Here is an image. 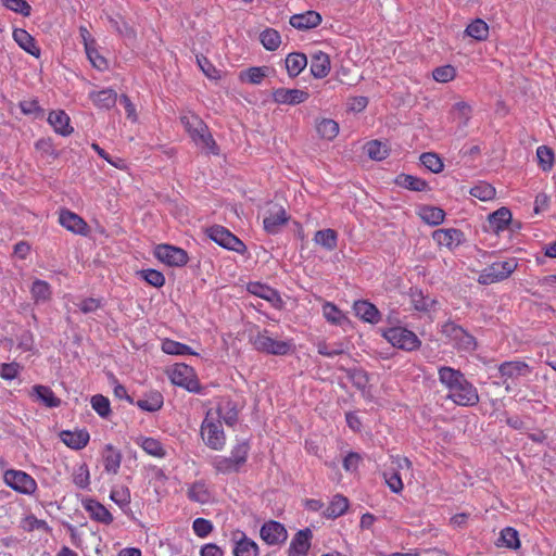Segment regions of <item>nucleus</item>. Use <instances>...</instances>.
Listing matches in <instances>:
<instances>
[{"mask_svg":"<svg viewBox=\"0 0 556 556\" xmlns=\"http://www.w3.org/2000/svg\"><path fill=\"white\" fill-rule=\"evenodd\" d=\"M260 535L268 545H277L287 540L288 532L282 523L270 520L262 526Z\"/></svg>","mask_w":556,"mask_h":556,"instance_id":"obj_13","label":"nucleus"},{"mask_svg":"<svg viewBox=\"0 0 556 556\" xmlns=\"http://www.w3.org/2000/svg\"><path fill=\"white\" fill-rule=\"evenodd\" d=\"M59 222L64 228L74 233L85 235L87 232L88 227L85 220L71 211H62L59 216Z\"/></svg>","mask_w":556,"mask_h":556,"instance_id":"obj_22","label":"nucleus"},{"mask_svg":"<svg viewBox=\"0 0 556 556\" xmlns=\"http://www.w3.org/2000/svg\"><path fill=\"white\" fill-rule=\"evenodd\" d=\"M30 294L36 304L47 303L52 295L51 286L45 280L35 279L30 287Z\"/></svg>","mask_w":556,"mask_h":556,"instance_id":"obj_32","label":"nucleus"},{"mask_svg":"<svg viewBox=\"0 0 556 556\" xmlns=\"http://www.w3.org/2000/svg\"><path fill=\"white\" fill-rule=\"evenodd\" d=\"M89 98L92 103L99 109L109 110L116 103V93L112 89H102L99 91H91Z\"/></svg>","mask_w":556,"mask_h":556,"instance_id":"obj_30","label":"nucleus"},{"mask_svg":"<svg viewBox=\"0 0 556 556\" xmlns=\"http://www.w3.org/2000/svg\"><path fill=\"white\" fill-rule=\"evenodd\" d=\"M263 47L268 51H275L281 43L280 34L274 28H266L260 35Z\"/></svg>","mask_w":556,"mask_h":556,"instance_id":"obj_45","label":"nucleus"},{"mask_svg":"<svg viewBox=\"0 0 556 556\" xmlns=\"http://www.w3.org/2000/svg\"><path fill=\"white\" fill-rule=\"evenodd\" d=\"M217 414L228 426H233L238 420V410L229 400L223 401L218 405Z\"/></svg>","mask_w":556,"mask_h":556,"instance_id":"obj_44","label":"nucleus"},{"mask_svg":"<svg viewBox=\"0 0 556 556\" xmlns=\"http://www.w3.org/2000/svg\"><path fill=\"white\" fill-rule=\"evenodd\" d=\"M2 4L18 14H22L23 16H29L31 8L25 0H1Z\"/></svg>","mask_w":556,"mask_h":556,"instance_id":"obj_60","label":"nucleus"},{"mask_svg":"<svg viewBox=\"0 0 556 556\" xmlns=\"http://www.w3.org/2000/svg\"><path fill=\"white\" fill-rule=\"evenodd\" d=\"M330 72L329 55L323 51H318L312 55L311 73L315 78H324Z\"/></svg>","mask_w":556,"mask_h":556,"instance_id":"obj_26","label":"nucleus"},{"mask_svg":"<svg viewBox=\"0 0 556 556\" xmlns=\"http://www.w3.org/2000/svg\"><path fill=\"white\" fill-rule=\"evenodd\" d=\"M197 63L206 77L211 79L219 78V72L204 55H197Z\"/></svg>","mask_w":556,"mask_h":556,"instance_id":"obj_64","label":"nucleus"},{"mask_svg":"<svg viewBox=\"0 0 556 556\" xmlns=\"http://www.w3.org/2000/svg\"><path fill=\"white\" fill-rule=\"evenodd\" d=\"M85 49H86L87 56L93 67H96L99 71H104L108 68V62H106L105 58H103L99 53V51L94 47H92L91 43L86 42Z\"/></svg>","mask_w":556,"mask_h":556,"instance_id":"obj_56","label":"nucleus"},{"mask_svg":"<svg viewBox=\"0 0 556 556\" xmlns=\"http://www.w3.org/2000/svg\"><path fill=\"white\" fill-rule=\"evenodd\" d=\"M14 41L27 53L39 58L40 49L36 45L34 37L25 29L16 28L13 30Z\"/></svg>","mask_w":556,"mask_h":556,"instance_id":"obj_25","label":"nucleus"},{"mask_svg":"<svg viewBox=\"0 0 556 556\" xmlns=\"http://www.w3.org/2000/svg\"><path fill=\"white\" fill-rule=\"evenodd\" d=\"M517 268V261L509 258L507 261L494 262L486 267L479 277V282L491 285L508 278Z\"/></svg>","mask_w":556,"mask_h":556,"instance_id":"obj_6","label":"nucleus"},{"mask_svg":"<svg viewBox=\"0 0 556 556\" xmlns=\"http://www.w3.org/2000/svg\"><path fill=\"white\" fill-rule=\"evenodd\" d=\"M162 351L170 355L195 354L194 352L191 351L190 346L170 339L163 340Z\"/></svg>","mask_w":556,"mask_h":556,"instance_id":"obj_48","label":"nucleus"},{"mask_svg":"<svg viewBox=\"0 0 556 556\" xmlns=\"http://www.w3.org/2000/svg\"><path fill=\"white\" fill-rule=\"evenodd\" d=\"M395 184L399 187L412 190V191H425L428 189V184L426 180L418 178L416 176L400 174L395 178Z\"/></svg>","mask_w":556,"mask_h":556,"instance_id":"obj_35","label":"nucleus"},{"mask_svg":"<svg viewBox=\"0 0 556 556\" xmlns=\"http://www.w3.org/2000/svg\"><path fill=\"white\" fill-rule=\"evenodd\" d=\"M410 301L415 309L428 312L437 303L435 300L425 296L420 290L410 291Z\"/></svg>","mask_w":556,"mask_h":556,"instance_id":"obj_47","label":"nucleus"},{"mask_svg":"<svg viewBox=\"0 0 556 556\" xmlns=\"http://www.w3.org/2000/svg\"><path fill=\"white\" fill-rule=\"evenodd\" d=\"M447 399L459 406H475L479 403V394L476 387L466 378L453 391L448 392Z\"/></svg>","mask_w":556,"mask_h":556,"instance_id":"obj_9","label":"nucleus"},{"mask_svg":"<svg viewBox=\"0 0 556 556\" xmlns=\"http://www.w3.org/2000/svg\"><path fill=\"white\" fill-rule=\"evenodd\" d=\"M471 106L465 101L455 103L451 109V115L453 116V119L457 121L462 127L468 125V122L471 118Z\"/></svg>","mask_w":556,"mask_h":556,"instance_id":"obj_39","label":"nucleus"},{"mask_svg":"<svg viewBox=\"0 0 556 556\" xmlns=\"http://www.w3.org/2000/svg\"><path fill=\"white\" fill-rule=\"evenodd\" d=\"M155 257L168 266H184L188 263V254L181 249L169 244H160L154 250Z\"/></svg>","mask_w":556,"mask_h":556,"instance_id":"obj_11","label":"nucleus"},{"mask_svg":"<svg viewBox=\"0 0 556 556\" xmlns=\"http://www.w3.org/2000/svg\"><path fill=\"white\" fill-rule=\"evenodd\" d=\"M511 223V213L507 207H501L489 215L486 229L498 235Z\"/></svg>","mask_w":556,"mask_h":556,"instance_id":"obj_19","label":"nucleus"},{"mask_svg":"<svg viewBox=\"0 0 556 556\" xmlns=\"http://www.w3.org/2000/svg\"><path fill=\"white\" fill-rule=\"evenodd\" d=\"M207 413L201 426V435L205 444L213 450H220L225 445V434L222 429L220 422H214L208 419Z\"/></svg>","mask_w":556,"mask_h":556,"instance_id":"obj_10","label":"nucleus"},{"mask_svg":"<svg viewBox=\"0 0 556 556\" xmlns=\"http://www.w3.org/2000/svg\"><path fill=\"white\" fill-rule=\"evenodd\" d=\"M312 538L313 533L308 528L298 531L291 540L288 556H307Z\"/></svg>","mask_w":556,"mask_h":556,"instance_id":"obj_14","label":"nucleus"},{"mask_svg":"<svg viewBox=\"0 0 556 556\" xmlns=\"http://www.w3.org/2000/svg\"><path fill=\"white\" fill-rule=\"evenodd\" d=\"M170 381L178 387H182L189 392L200 393L202 387L191 366L186 364H176L169 372Z\"/></svg>","mask_w":556,"mask_h":556,"instance_id":"obj_5","label":"nucleus"},{"mask_svg":"<svg viewBox=\"0 0 556 556\" xmlns=\"http://www.w3.org/2000/svg\"><path fill=\"white\" fill-rule=\"evenodd\" d=\"M353 309L355 315L366 323L377 324L380 320L381 316L378 308L368 301H355Z\"/></svg>","mask_w":556,"mask_h":556,"instance_id":"obj_24","label":"nucleus"},{"mask_svg":"<svg viewBox=\"0 0 556 556\" xmlns=\"http://www.w3.org/2000/svg\"><path fill=\"white\" fill-rule=\"evenodd\" d=\"M321 23V16L316 11H306L290 17V25L296 29L305 30L317 27Z\"/></svg>","mask_w":556,"mask_h":556,"instance_id":"obj_20","label":"nucleus"},{"mask_svg":"<svg viewBox=\"0 0 556 556\" xmlns=\"http://www.w3.org/2000/svg\"><path fill=\"white\" fill-rule=\"evenodd\" d=\"M18 106L25 115H31L35 118L43 117V109L39 105L38 100L35 98L21 101Z\"/></svg>","mask_w":556,"mask_h":556,"instance_id":"obj_53","label":"nucleus"},{"mask_svg":"<svg viewBox=\"0 0 556 556\" xmlns=\"http://www.w3.org/2000/svg\"><path fill=\"white\" fill-rule=\"evenodd\" d=\"M383 337L393 346L405 351L417 350L421 344L420 340L413 331L403 327L389 328L383 332Z\"/></svg>","mask_w":556,"mask_h":556,"instance_id":"obj_7","label":"nucleus"},{"mask_svg":"<svg viewBox=\"0 0 556 556\" xmlns=\"http://www.w3.org/2000/svg\"><path fill=\"white\" fill-rule=\"evenodd\" d=\"M421 164L430 172L438 174L443 170V162L438 154L433 152H426L420 155Z\"/></svg>","mask_w":556,"mask_h":556,"instance_id":"obj_52","label":"nucleus"},{"mask_svg":"<svg viewBox=\"0 0 556 556\" xmlns=\"http://www.w3.org/2000/svg\"><path fill=\"white\" fill-rule=\"evenodd\" d=\"M207 236L220 247L238 252L244 253L247 251V247L244 243L232 232L226 229L223 226H212L207 230Z\"/></svg>","mask_w":556,"mask_h":556,"instance_id":"obj_8","label":"nucleus"},{"mask_svg":"<svg viewBox=\"0 0 556 556\" xmlns=\"http://www.w3.org/2000/svg\"><path fill=\"white\" fill-rule=\"evenodd\" d=\"M432 239L441 247L454 250L465 241V235L456 228H442L432 232Z\"/></svg>","mask_w":556,"mask_h":556,"instance_id":"obj_12","label":"nucleus"},{"mask_svg":"<svg viewBox=\"0 0 556 556\" xmlns=\"http://www.w3.org/2000/svg\"><path fill=\"white\" fill-rule=\"evenodd\" d=\"M472 197L481 200L489 201L495 197V188L486 182H480L479 185L472 187L469 192Z\"/></svg>","mask_w":556,"mask_h":556,"instance_id":"obj_55","label":"nucleus"},{"mask_svg":"<svg viewBox=\"0 0 556 556\" xmlns=\"http://www.w3.org/2000/svg\"><path fill=\"white\" fill-rule=\"evenodd\" d=\"M248 290L252 294L260 296L273 304H275L277 302H281L280 295L275 289H273L268 286L262 285L260 282L249 283Z\"/></svg>","mask_w":556,"mask_h":556,"instance_id":"obj_34","label":"nucleus"},{"mask_svg":"<svg viewBox=\"0 0 556 556\" xmlns=\"http://www.w3.org/2000/svg\"><path fill=\"white\" fill-rule=\"evenodd\" d=\"M73 482L80 489H87L90 484V473L86 464L77 466L73 472Z\"/></svg>","mask_w":556,"mask_h":556,"instance_id":"obj_57","label":"nucleus"},{"mask_svg":"<svg viewBox=\"0 0 556 556\" xmlns=\"http://www.w3.org/2000/svg\"><path fill=\"white\" fill-rule=\"evenodd\" d=\"M102 462L108 473H116L121 466V454L111 445H106L102 452Z\"/></svg>","mask_w":556,"mask_h":556,"instance_id":"obj_36","label":"nucleus"},{"mask_svg":"<svg viewBox=\"0 0 556 556\" xmlns=\"http://www.w3.org/2000/svg\"><path fill=\"white\" fill-rule=\"evenodd\" d=\"M421 219L432 226L440 225L445 218V212L437 206L425 205L420 208Z\"/></svg>","mask_w":556,"mask_h":556,"instance_id":"obj_38","label":"nucleus"},{"mask_svg":"<svg viewBox=\"0 0 556 556\" xmlns=\"http://www.w3.org/2000/svg\"><path fill=\"white\" fill-rule=\"evenodd\" d=\"M91 407L94 412L102 418H106L111 414V405L108 397L97 394L93 395L90 400Z\"/></svg>","mask_w":556,"mask_h":556,"instance_id":"obj_54","label":"nucleus"},{"mask_svg":"<svg viewBox=\"0 0 556 556\" xmlns=\"http://www.w3.org/2000/svg\"><path fill=\"white\" fill-rule=\"evenodd\" d=\"M307 65V58L304 53L292 52L286 58V68L290 77H296Z\"/></svg>","mask_w":556,"mask_h":556,"instance_id":"obj_33","label":"nucleus"},{"mask_svg":"<svg viewBox=\"0 0 556 556\" xmlns=\"http://www.w3.org/2000/svg\"><path fill=\"white\" fill-rule=\"evenodd\" d=\"M164 397L157 390H149L141 395V410L154 413L163 407Z\"/></svg>","mask_w":556,"mask_h":556,"instance_id":"obj_28","label":"nucleus"},{"mask_svg":"<svg viewBox=\"0 0 556 556\" xmlns=\"http://www.w3.org/2000/svg\"><path fill=\"white\" fill-rule=\"evenodd\" d=\"M48 123L56 134L64 137L70 136L74 130L70 116L63 110L51 111L48 115Z\"/></svg>","mask_w":556,"mask_h":556,"instance_id":"obj_16","label":"nucleus"},{"mask_svg":"<svg viewBox=\"0 0 556 556\" xmlns=\"http://www.w3.org/2000/svg\"><path fill=\"white\" fill-rule=\"evenodd\" d=\"M308 92L300 89L278 88L273 92V100L278 104L296 105L308 99Z\"/></svg>","mask_w":556,"mask_h":556,"instance_id":"obj_15","label":"nucleus"},{"mask_svg":"<svg viewBox=\"0 0 556 556\" xmlns=\"http://www.w3.org/2000/svg\"><path fill=\"white\" fill-rule=\"evenodd\" d=\"M365 151L367 155L375 161H382L389 155V149L386 143L378 140H371L366 143Z\"/></svg>","mask_w":556,"mask_h":556,"instance_id":"obj_46","label":"nucleus"},{"mask_svg":"<svg viewBox=\"0 0 556 556\" xmlns=\"http://www.w3.org/2000/svg\"><path fill=\"white\" fill-rule=\"evenodd\" d=\"M239 539H235L233 556H258V546L244 533Z\"/></svg>","mask_w":556,"mask_h":556,"instance_id":"obj_29","label":"nucleus"},{"mask_svg":"<svg viewBox=\"0 0 556 556\" xmlns=\"http://www.w3.org/2000/svg\"><path fill=\"white\" fill-rule=\"evenodd\" d=\"M141 278L155 288H161L165 283L164 275L156 269H141Z\"/></svg>","mask_w":556,"mask_h":556,"instance_id":"obj_59","label":"nucleus"},{"mask_svg":"<svg viewBox=\"0 0 556 556\" xmlns=\"http://www.w3.org/2000/svg\"><path fill=\"white\" fill-rule=\"evenodd\" d=\"M3 481L7 486L21 494L31 495L37 490L36 480L23 470H5L3 472Z\"/></svg>","mask_w":556,"mask_h":556,"instance_id":"obj_4","label":"nucleus"},{"mask_svg":"<svg viewBox=\"0 0 556 556\" xmlns=\"http://www.w3.org/2000/svg\"><path fill=\"white\" fill-rule=\"evenodd\" d=\"M288 216L283 207L275 206L274 210L268 212V215L264 218V228L268 233H277L280 228L287 224Z\"/></svg>","mask_w":556,"mask_h":556,"instance_id":"obj_21","label":"nucleus"},{"mask_svg":"<svg viewBox=\"0 0 556 556\" xmlns=\"http://www.w3.org/2000/svg\"><path fill=\"white\" fill-rule=\"evenodd\" d=\"M441 332L458 351L473 352L477 349L476 338L454 321L443 324Z\"/></svg>","mask_w":556,"mask_h":556,"instance_id":"obj_2","label":"nucleus"},{"mask_svg":"<svg viewBox=\"0 0 556 556\" xmlns=\"http://www.w3.org/2000/svg\"><path fill=\"white\" fill-rule=\"evenodd\" d=\"M465 33L467 36L482 41L489 36V26L483 20L477 18L467 26Z\"/></svg>","mask_w":556,"mask_h":556,"instance_id":"obj_42","label":"nucleus"},{"mask_svg":"<svg viewBox=\"0 0 556 556\" xmlns=\"http://www.w3.org/2000/svg\"><path fill=\"white\" fill-rule=\"evenodd\" d=\"M141 448L149 455L163 458L166 455V450L163 444L153 438H146L141 440Z\"/></svg>","mask_w":556,"mask_h":556,"instance_id":"obj_49","label":"nucleus"},{"mask_svg":"<svg viewBox=\"0 0 556 556\" xmlns=\"http://www.w3.org/2000/svg\"><path fill=\"white\" fill-rule=\"evenodd\" d=\"M30 396L35 402L49 408L59 407L61 405V400L46 386H34L30 391Z\"/></svg>","mask_w":556,"mask_h":556,"instance_id":"obj_18","label":"nucleus"},{"mask_svg":"<svg viewBox=\"0 0 556 556\" xmlns=\"http://www.w3.org/2000/svg\"><path fill=\"white\" fill-rule=\"evenodd\" d=\"M213 467L218 473H231V472H238L240 467L237 463L233 462V459L229 457H215L213 460Z\"/></svg>","mask_w":556,"mask_h":556,"instance_id":"obj_50","label":"nucleus"},{"mask_svg":"<svg viewBox=\"0 0 556 556\" xmlns=\"http://www.w3.org/2000/svg\"><path fill=\"white\" fill-rule=\"evenodd\" d=\"M536 157L539 161V165L543 170H549L553 167L554 163V152L551 148L546 146H541L536 150Z\"/></svg>","mask_w":556,"mask_h":556,"instance_id":"obj_58","label":"nucleus"},{"mask_svg":"<svg viewBox=\"0 0 556 556\" xmlns=\"http://www.w3.org/2000/svg\"><path fill=\"white\" fill-rule=\"evenodd\" d=\"M498 371L504 378H517L529 374V366L525 362L513 361L500 365Z\"/></svg>","mask_w":556,"mask_h":556,"instance_id":"obj_31","label":"nucleus"},{"mask_svg":"<svg viewBox=\"0 0 556 556\" xmlns=\"http://www.w3.org/2000/svg\"><path fill=\"white\" fill-rule=\"evenodd\" d=\"M22 370L17 363H2L0 364V377L4 380L15 379Z\"/></svg>","mask_w":556,"mask_h":556,"instance_id":"obj_63","label":"nucleus"},{"mask_svg":"<svg viewBox=\"0 0 556 556\" xmlns=\"http://www.w3.org/2000/svg\"><path fill=\"white\" fill-rule=\"evenodd\" d=\"M83 507L89 514L90 518L98 522L110 525L113 521L112 514L101 503L92 498H85L83 501Z\"/></svg>","mask_w":556,"mask_h":556,"instance_id":"obj_17","label":"nucleus"},{"mask_svg":"<svg viewBox=\"0 0 556 556\" xmlns=\"http://www.w3.org/2000/svg\"><path fill=\"white\" fill-rule=\"evenodd\" d=\"M180 122L195 144L218 154V147L208 131L205 123L195 114L187 112L180 116Z\"/></svg>","mask_w":556,"mask_h":556,"instance_id":"obj_1","label":"nucleus"},{"mask_svg":"<svg viewBox=\"0 0 556 556\" xmlns=\"http://www.w3.org/2000/svg\"><path fill=\"white\" fill-rule=\"evenodd\" d=\"M316 130L321 138L332 140L339 134V124L333 119L323 118L317 123Z\"/></svg>","mask_w":556,"mask_h":556,"instance_id":"obj_43","label":"nucleus"},{"mask_svg":"<svg viewBox=\"0 0 556 556\" xmlns=\"http://www.w3.org/2000/svg\"><path fill=\"white\" fill-rule=\"evenodd\" d=\"M497 545L505 546L510 549H518L520 547L518 531L511 527L504 528L501 531Z\"/></svg>","mask_w":556,"mask_h":556,"instance_id":"obj_41","label":"nucleus"},{"mask_svg":"<svg viewBox=\"0 0 556 556\" xmlns=\"http://www.w3.org/2000/svg\"><path fill=\"white\" fill-rule=\"evenodd\" d=\"M464 379L465 375L460 370L447 366L439 369V380L448 389V392L453 391Z\"/></svg>","mask_w":556,"mask_h":556,"instance_id":"obj_27","label":"nucleus"},{"mask_svg":"<svg viewBox=\"0 0 556 556\" xmlns=\"http://www.w3.org/2000/svg\"><path fill=\"white\" fill-rule=\"evenodd\" d=\"M456 70L452 65L437 67L432 72L433 79L439 83H448L455 78Z\"/></svg>","mask_w":556,"mask_h":556,"instance_id":"obj_61","label":"nucleus"},{"mask_svg":"<svg viewBox=\"0 0 556 556\" xmlns=\"http://www.w3.org/2000/svg\"><path fill=\"white\" fill-rule=\"evenodd\" d=\"M314 241L327 251H333L338 245V233L330 228L318 230L314 236Z\"/></svg>","mask_w":556,"mask_h":556,"instance_id":"obj_37","label":"nucleus"},{"mask_svg":"<svg viewBox=\"0 0 556 556\" xmlns=\"http://www.w3.org/2000/svg\"><path fill=\"white\" fill-rule=\"evenodd\" d=\"M248 454H249V444L247 442H241L232 448L230 457L241 468L247 462Z\"/></svg>","mask_w":556,"mask_h":556,"instance_id":"obj_62","label":"nucleus"},{"mask_svg":"<svg viewBox=\"0 0 556 556\" xmlns=\"http://www.w3.org/2000/svg\"><path fill=\"white\" fill-rule=\"evenodd\" d=\"M60 439L70 448L81 450L88 444L90 435L86 430H65L60 433Z\"/></svg>","mask_w":556,"mask_h":556,"instance_id":"obj_23","label":"nucleus"},{"mask_svg":"<svg viewBox=\"0 0 556 556\" xmlns=\"http://www.w3.org/2000/svg\"><path fill=\"white\" fill-rule=\"evenodd\" d=\"M349 508V501L343 495L337 494L333 496L325 515L328 518H338L342 516Z\"/></svg>","mask_w":556,"mask_h":556,"instance_id":"obj_40","label":"nucleus"},{"mask_svg":"<svg viewBox=\"0 0 556 556\" xmlns=\"http://www.w3.org/2000/svg\"><path fill=\"white\" fill-rule=\"evenodd\" d=\"M188 497L201 504L210 502L211 495L204 483L197 482L188 490Z\"/></svg>","mask_w":556,"mask_h":556,"instance_id":"obj_51","label":"nucleus"},{"mask_svg":"<svg viewBox=\"0 0 556 556\" xmlns=\"http://www.w3.org/2000/svg\"><path fill=\"white\" fill-rule=\"evenodd\" d=\"M251 342L256 351L265 354L282 356L292 351L291 341L276 340L269 336V331L266 329L252 337Z\"/></svg>","mask_w":556,"mask_h":556,"instance_id":"obj_3","label":"nucleus"}]
</instances>
